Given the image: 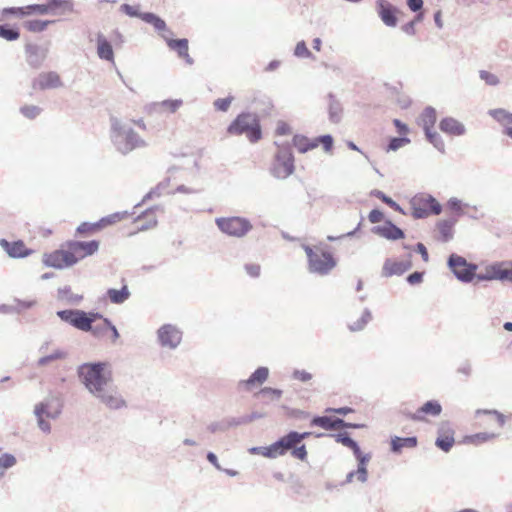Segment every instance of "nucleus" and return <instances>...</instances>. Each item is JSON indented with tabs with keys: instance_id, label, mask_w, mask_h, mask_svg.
<instances>
[{
	"instance_id": "obj_54",
	"label": "nucleus",
	"mask_w": 512,
	"mask_h": 512,
	"mask_svg": "<svg viewBox=\"0 0 512 512\" xmlns=\"http://www.w3.org/2000/svg\"><path fill=\"white\" fill-rule=\"evenodd\" d=\"M475 414H476V416H480V415L495 416L497 423L500 427H503L506 423V416L496 409H477Z\"/></svg>"
},
{
	"instance_id": "obj_20",
	"label": "nucleus",
	"mask_w": 512,
	"mask_h": 512,
	"mask_svg": "<svg viewBox=\"0 0 512 512\" xmlns=\"http://www.w3.org/2000/svg\"><path fill=\"white\" fill-rule=\"evenodd\" d=\"M412 268L411 254H408V258L403 261H391L387 259L384 262L382 268V275L384 277H391L394 275H402Z\"/></svg>"
},
{
	"instance_id": "obj_14",
	"label": "nucleus",
	"mask_w": 512,
	"mask_h": 512,
	"mask_svg": "<svg viewBox=\"0 0 512 512\" xmlns=\"http://www.w3.org/2000/svg\"><path fill=\"white\" fill-rule=\"evenodd\" d=\"M455 431L449 421H442L437 429L435 446L445 453H448L455 444Z\"/></svg>"
},
{
	"instance_id": "obj_27",
	"label": "nucleus",
	"mask_w": 512,
	"mask_h": 512,
	"mask_svg": "<svg viewBox=\"0 0 512 512\" xmlns=\"http://www.w3.org/2000/svg\"><path fill=\"white\" fill-rule=\"evenodd\" d=\"M143 21L147 24L153 26L154 30L159 34V36L163 39V35L165 32L173 35L172 30L167 26L164 19L153 12H145L143 15Z\"/></svg>"
},
{
	"instance_id": "obj_50",
	"label": "nucleus",
	"mask_w": 512,
	"mask_h": 512,
	"mask_svg": "<svg viewBox=\"0 0 512 512\" xmlns=\"http://www.w3.org/2000/svg\"><path fill=\"white\" fill-rule=\"evenodd\" d=\"M128 212L127 211H124V212H115L113 214H110L108 216H105V217H102L100 220H99V223L101 225V228H104L108 225H112L124 218H126L128 216Z\"/></svg>"
},
{
	"instance_id": "obj_56",
	"label": "nucleus",
	"mask_w": 512,
	"mask_h": 512,
	"mask_svg": "<svg viewBox=\"0 0 512 512\" xmlns=\"http://www.w3.org/2000/svg\"><path fill=\"white\" fill-rule=\"evenodd\" d=\"M120 11L126 14L129 17L139 18L143 21V15L145 12H141L139 10V6H133L127 3H124L120 6Z\"/></svg>"
},
{
	"instance_id": "obj_42",
	"label": "nucleus",
	"mask_w": 512,
	"mask_h": 512,
	"mask_svg": "<svg viewBox=\"0 0 512 512\" xmlns=\"http://www.w3.org/2000/svg\"><path fill=\"white\" fill-rule=\"evenodd\" d=\"M0 38L7 41H16L20 38V30L16 25L0 24Z\"/></svg>"
},
{
	"instance_id": "obj_24",
	"label": "nucleus",
	"mask_w": 512,
	"mask_h": 512,
	"mask_svg": "<svg viewBox=\"0 0 512 512\" xmlns=\"http://www.w3.org/2000/svg\"><path fill=\"white\" fill-rule=\"evenodd\" d=\"M457 217H449L441 219L437 222L436 227L439 232V240L443 243L451 241L454 237V227L457 224Z\"/></svg>"
},
{
	"instance_id": "obj_36",
	"label": "nucleus",
	"mask_w": 512,
	"mask_h": 512,
	"mask_svg": "<svg viewBox=\"0 0 512 512\" xmlns=\"http://www.w3.org/2000/svg\"><path fill=\"white\" fill-rule=\"evenodd\" d=\"M292 143L300 153H306L317 147V143H315L314 138L310 139L302 134H295L293 136Z\"/></svg>"
},
{
	"instance_id": "obj_15",
	"label": "nucleus",
	"mask_w": 512,
	"mask_h": 512,
	"mask_svg": "<svg viewBox=\"0 0 512 512\" xmlns=\"http://www.w3.org/2000/svg\"><path fill=\"white\" fill-rule=\"evenodd\" d=\"M34 90L55 89L63 86L60 75L55 71L41 72L32 80Z\"/></svg>"
},
{
	"instance_id": "obj_38",
	"label": "nucleus",
	"mask_w": 512,
	"mask_h": 512,
	"mask_svg": "<svg viewBox=\"0 0 512 512\" xmlns=\"http://www.w3.org/2000/svg\"><path fill=\"white\" fill-rule=\"evenodd\" d=\"M170 178L167 177L159 182L154 188H152L142 199V201L135 205V208L141 206L144 202L151 200L155 197H160L162 194L167 193V188L170 185Z\"/></svg>"
},
{
	"instance_id": "obj_28",
	"label": "nucleus",
	"mask_w": 512,
	"mask_h": 512,
	"mask_svg": "<svg viewBox=\"0 0 512 512\" xmlns=\"http://www.w3.org/2000/svg\"><path fill=\"white\" fill-rule=\"evenodd\" d=\"M495 280L512 283V261H500L492 263Z\"/></svg>"
},
{
	"instance_id": "obj_6",
	"label": "nucleus",
	"mask_w": 512,
	"mask_h": 512,
	"mask_svg": "<svg viewBox=\"0 0 512 512\" xmlns=\"http://www.w3.org/2000/svg\"><path fill=\"white\" fill-rule=\"evenodd\" d=\"M215 224L222 233L235 238H243L253 228L248 218L240 216L218 217Z\"/></svg>"
},
{
	"instance_id": "obj_44",
	"label": "nucleus",
	"mask_w": 512,
	"mask_h": 512,
	"mask_svg": "<svg viewBox=\"0 0 512 512\" xmlns=\"http://www.w3.org/2000/svg\"><path fill=\"white\" fill-rule=\"evenodd\" d=\"M372 320V313L368 308L363 310L361 317L348 325V328L352 332L362 331L366 325Z\"/></svg>"
},
{
	"instance_id": "obj_46",
	"label": "nucleus",
	"mask_w": 512,
	"mask_h": 512,
	"mask_svg": "<svg viewBox=\"0 0 512 512\" xmlns=\"http://www.w3.org/2000/svg\"><path fill=\"white\" fill-rule=\"evenodd\" d=\"M82 319H83V329H92V325L96 320H102L104 322V319H108L100 312L95 311H89L86 312L82 310Z\"/></svg>"
},
{
	"instance_id": "obj_45",
	"label": "nucleus",
	"mask_w": 512,
	"mask_h": 512,
	"mask_svg": "<svg viewBox=\"0 0 512 512\" xmlns=\"http://www.w3.org/2000/svg\"><path fill=\"white\" fill-rule=\"evenodd\" d=\"M426 139L429 143H431L434 148H436L440 153H445V143L441 137V135L436 132L434 129H430L424 131Z\"/></svg>"
},
{
	"instance_id": "obj_48",
	"label": "nucleus",
	"mask_w": 512,
	"mask_h": 512,
	"mask_svg": "<svg viewBox=\"0 0 512 512\" xmlns=\"http://www.w3.org/2000/svg\"><path fill=\"white\" fill-rule=\"evenodd\" d=\"M159 207L158 206H154V207H151V208H148L147 210H145L144 212H142L138 217H137V220H141V219H148L147 223L143 224L139 229L140 230H147V229H150V228H153L156 226L157 224V220L156 218L154 217L153 213H154V210L158 209Z\"/></svg>"
},
{
	"instance_id": "obj_7",
	"label": "nucleus",
	"mask_w": 512,
	"mask_h": 512,
	"mask_svg": "<svg viewBox=\"0 0 512 512\" xmlns=\"http://www.w3.org/2000/svg\"><path fill=\"white\" fill-rule=\"evenodd\" d=\"M447 266L453 275L463 283H470L476 276L478 266L468 262L463 256L456 253L449 255Z\"/></svg>"
},
{
	"instance_id": "obj_9",
	"label": "nucleus",
	"mask_w": 512,
	"mask_h": 512,
	"mask_svg": "<svg viewBox=\"0 0 512 512\" xmlns=\"http://www.w3.org/2000/svg\"><path fill=\"white\" fill-rule=\"evenodd\" d=\"M336 264V260L330 252H324L317 248L313 259L308 260V270L311 273L323 276L329 274Z\"/></svg>"
},
{
	"instance_id": "obj_4",
	"label": "nucleus",
	"mask_w": 512,
	"mask_h": 512,
	"mask_svg": "<svg viewBox=\"0 0 512 512\" xmlns=\"http://www.w3.org/2000/svg\"><path fill=\"white\" fill-rule=\"evenodd\" d=\"M409 203L414 219H424L430 215H439L442 212V205L434 196L427 193L414 195Z\"/></svg>"
},
{
	"instance_id": "obj_1",
	"label": "nucleus",
	"mask_w": 512,
	"mask_h": 512,
	"mask_svg": "<svg viewBox=\"0 0 512 512\" xmlns=\"http://www.w3.org/2000/svg\"><path fill=\"white\" fill-rule=\"evenodd\" d=\"M107 362H86L78 366L77 375L84 387L111 410H119L127 406L126 401L119 394L115 386L109 385L110 374L105 370Z\"/></svg>"
},
{
	"instance_id": "obj_49",
	"label": "nucleus",
	"mask_w": 512,
	"mask_h": 512,
	"mask_svg": "<svg viewBox=\"0 0 512 512\" xmlns=\"http://www.w3.org/2000/svg\"><path fill=\"white\" fill-rule=\"evenodd\" d=\"M496 437H497V434H495V433L479 432V433L467 436L465 438V440L474 445H480L482 443L493 440Z\"/></svg>"
},
{
	"instance_id": "obj_62",
	"label": "nucleus",
	"mask_w": 512,
	"mask_h": 512,
	"mask_svg": "<svg viewBox=\"0 0 512 512\" xmlns=\"http://www.w3.org/2000/svg\"><path fill=\"white\" fill-rule=\"evenodd\" d=\"M207 430L211 433L226 432L229 430L227 418L220 421L211 422L207 426Z\"/></svg>"
},
{
	"instance_id": "obj_59",
	"label": "nucleus",
	"mask_w": 512,
	"mask_h": 512,
	"mask_svg": "<svg viewBox=\"0 0 512 512\" xmlns=\"http://www.w3.org/2000/svg\"><path fill=\"white\" fill-rule=\"evenodd\" d=\"M26 16L29 15H48L47 4H31L25 6Z\"/></svg>"
},
{
	"instance_id": "obj_51",
	"label": "nucleus",
	"mask_w": 512,
	"mask_h": 512,
	"mask_svg": "<svg viewBox=\"0 0 512 512\" xmlns=\"http://www.w3.org/2000/svg\"><path fill=\"white\" fill-rule=\"evenodd\" d=\"M102 229L99 221L90 223V222H82L77 228L76 233L79 235H89L98 230Z\"/></svg>"
},
{
	"instance_id": "obj_34",
	"label": "nucleus",
	"mask_w": 512,
	"mask_h": 512,
	"mask_svg": "<svg viewBox=\"0 0 512 512\" xmlns=\"http://www.w3.org/2000/svg\"><path fill=\"white\" fill-rule=\"evenodd\" d=\"M107 297L113 304H123L131 295L128 286L123 285L121 289L109 288L106 292Z\"/></svg>"
},
{
	"instance_id": "obj_26",
	"label": "nucleus",
	"mask_w": 512,
	"mask_h": 512,
	"mask_svg": "<svg viewBox=\"0 0 512 512\" xmlns=\"http://www.w3.org/2000/svg\"><path fill=\"white\" fill-rule=\"evenodd\" d=\"M340 424H343L342 418L327 415H315L310 421V426L320 427L326 431L339 429Z\"/></svg>"
},
{
	"instance_id": "obj_16",
	"label": "nucleus",
	"mask_w": 512,
	"mask_h": 512,
	"mask_svg": "<svg viewBox=\"0 0 512 512\" xmlns=\"http://www.w3.org/2000/svg\"><path fill=\"white\" fill-rule=\"evenodd\" d=\"M371 232L391 241L405 238L404 230L394 224L390 219H385L382 225L373 226Z\"/></svg>"
},
{
	"instance_id": "obj_60",
	"label": "nucleus",
	"mask_w": 512,
	"mask_h": 512,
	"mask_svg": "<svg viewBox=\"0 0 512 512\" xmlns=\"http://www.w3.org/2000/svg\"><path fill=\"white\" fill-rule=\"evenodd\" d=\"M42 410V407L40 406L38 409H34V414L37 418V424H38V427L40 428L41 431H43L44 433H50L51 432V425L49 422H47L45 419H44V415L45 414H42L40 413Z\"/></svg>"
},
{
	"instance_id": "obj_57",
	"label": "nucleus",
	"mask_w": 512,
	"mask_h": 512,
	"mask_svg": "<svg viewBox=\"0 0 512 512\" xmlns=\"http://www.w3.org/2000/svg\"><path fill=\"white\" fill-rule=\"evenodd\" d=\"M41 112L42 108L36 105H24L20 108V113L30 120L38 117Z\"/></svg>"
},
{
	"instance_id": "obj_63",
	"label": "nucleus",
	"mask_w": 512,
	"mask_h": 512,
	"mask_svg": "<svg viewBox=\"0 0 512 512\" xmlns=\"http://www.w3.org/2000/svg\"><path fill=\"white\" fill-rule=\"evenodd\" d=\"M294 55L299 58H310L312 57L311 51L307 48L305 41H299L294 49Z\"/></svg>"
},
{
	"instance_id": "obj_40",
	"label": "nucleus",
	"mask_w": 512,
	"mask_h": 512,
	"mask_svg": "<svg viewBox=\"0 0 512 512\" xmlns=\"http://www.w3.org/2000/svg\"><path fill=\"white\" fill-rule=\"evenodd\" d=\"M68 353L62 349H55L51 354L44 355L37 360V367H44L57 360H64Z\"/></svg>"
},
{
	"instance_id": "obj_33",
	"label": "nucleus",
	"mask_w": 512,
	"mask_h": 512,
	"mask_svg": "<svg viewBox=\"0 0 512 512\" xmlns=\"http://www.w3.org/2000/svg\"><path fill=\"white\" fill-rule=\"evenodd\" d=\"M163 40L166 42L167 46L175 51L180 56H187V51L189 50V42L186 38L180 39H172L171 37H167L163 35Z\"/></svg>"
},
{
	"instance_id": "obj_10",
	"label": "nucleus",
	"mask_w": 512,
	"mask_h": 512,
	"mask_svg": "<svg viewBox=\"0 0 512 512\" xmlns=\"http://www.w3.org/2000/svg\"><path fill=\"white\" fill-rule=\"evenodd\" d=\"M42 262L46 267L61 270L74 266L76 264V259L69 254L68 248L62 246L60 249L54 250L50 253H44Z\"/></svg>"
},
{
	"instance_id": "obj_64",
	"label": "nucleus",
	"mask_w": 512,
	"mask_h": 512,
	"mask_svg": "<svg viewBox=\"0 0 512 512\" xmlns=\"http://www.w3.org/2000/svg\"><path fill=\"white\" fill-rule=\"evenodd\" d=\"M291 456L295 459L305 461L307 459V450L305 444H298L292 447Z\"/></svg>"
},
{
	"instance_id": "obj_39",
	"label": "nucleus",
	"mask_w": 512,
	"mask_h": 512,
	"mask_svg": "<svg viewBox=\"0 0 512 512\" xmlns=\"http://www.w3.org/2000/svg\"><path fill=\"white\" fill-rule=\"evenodd\" d=\"M53 23H55V20L31 19L24 21L23 27L29 32L40 33Z\"/></svg>"
},
{
	"instance_id": "obj_21",
	"label": "nucleus",
	"mask_w": 512,
	"mask_h": 512,
	"mask_svg": "<svg viewBox=\"0 0 512 512\" xmlns=\"http://www.w3.org/2000/svg\"><path fill=\"white\" fill-rule=\"evenodd\" d=\"M269 376V369L265 366L258 367L246 380H240L238 382V388L249 391L255 385H262Z\"/></svg>"
},
{
	"instance_id": "obj_30",
	"label": "nucleus",
	"mask_w": 512,
	"mask_h": 512,
	"mask_svg": "<svg viewBox=\"0 0 512 512\" xmlns=\"http://www.w3.org/2000/svg\"><path fill=\"white\" fill-rule=\"evenodd\" d=\"M97 55L100 59L106 61H114V52L112 44L107 38L102 34H97Z\"/></svg>"
},
{
	"instance_id": "obj_25",
	"label": "nucleus",
	"mask_w": 512,
	"mask_h": 512,
	"mask_svg": "<svg viewBox=\"0 0 512 512\" xmlns=\"http://www.w3.org/2000/svg\"><path fill=\"white\" fill-rule=\"evenodd\" d=\"M439 129L443 133L453 136H462L466 133L465 125L453 117L442 118Z\"/></svg>"
},
{
	"instance_id": "obj_37",
	"label": "nucleus",
	"mask_w": 512,
	"mask_h": 512,
	"mask_svg": "<svg viewBox=\"0 0 512 512\" xmlns=\"http://www.w3.org/2000/svg\"><path fill=\"white\" fill-rule=\"evenodd\" d=\"M328 98H329V107H328L329 120L332 123L337 124L341 121V118H342L341 103L336 99V97L333 93H329Z\"/></svg>"
},
{
	"instance_id": "obj_52",
	"label": "nucleus",
	"mask_w": 512,
	"mask_h": 512,
	"mask_svg": "<svg viewBox=\"0 0 512 512\" xmlns=\"http://www.w3.org/2000/svg\"><path fill=\"white\" fill-rule=\"evenodd\" d=\"M467 206V204H464L462 200L452 197L447 201V207L449 210H451L455 215L453 217H457V219L464 215L463 207Z\"/></svg>"
},
{
	"instance_id": "obj_8",
	"label": "nucleus",
	"mask_w": 512,
	"mask_h": 512,
	"mask_svg": "<svg viewBox=\"0 0 512 512\" xmlns=\"http://www.w3.org/2000/svg\"><path fill=\"white\" fill-rule=\"evenodd\" d=\"M100 246V241L98 240H90V241H80V240H68L63 244V247L68 248L69 254L76 259V264L88 257L94 255Z\"/></svg>"
},
{
	"instance_id": "obj_19",
	"label": "nucleus",
	"mask_w": 512,
	"mask_h": 512,
	"mask_svg": "<svg viewBox=\"0 0 512 512\" xmlns=\"http://www.w3.org/2000/svg\"><path fill=\"white\" fill-rule=\"evenodd\" d=\"M442 413V406L438 400H428L417 409L414 414H407V418L422 422L426 415L437 417Z\"/></svg>"
},
{
	"instance_id": "obj_32",
	"label": "nucleus",
	"mask_w": 512,
	"mask_h": 512,
	"mask_svg": "<svg viewBox=\"0 0 512 512\" xmlns=\"http://www.w3.org/2000/svg\"><path fill=\"white\" fill-rule=\"evenodd\" d=\"M48 14L62 15L66 12L74 11V3L72 0H47Z\"/></svg>"
},
{
	"instance_id": "obj_3",
	"label": "nucleus",
	"mask_w": 512,
	"mask_h": 512,
	"mask_svg": "<svg viewBox=\"0 0 512 512\" xmlns=\"http://www.w3.org/2000/svg\"><path fill=\"white\" fill-rule=\"evenodd\" d=\"M226 132L231 136L245 135L251 143H257L262 138L260 117L257 113L241 112L228 125Z\"/></svg>"
},
{
	"instance_id": "obj_22",
	"label": "nucleus",
	"mask_w": 512,
	"mask_h": 512,
	"mask_svg": "<svg viewBox=\"0 0 512 512\" xmlns=\"http://www.w3.org/2000/svg\"><path fill=\"white\" fill-rule=\"evenodd\" d=\"M488 114L503 127L502 133L512 139V113L497 108L489 110Z\"/></svg>"
},
{
	"instance_id": "obj_29",
	"label": "nucleus",
	"mask_w": 512,
	"mask_h": 512,
	"mask_svg": "<svg viewBox=\"0 0 512 512\" xmlns=\"http://www.w3.org/2000/svg\"><path fill=\"white\" fill-rule=\"evenodd\" d=\"M83 298L82 294L73 293L69 285L57 289V299L66 305L78 306L83 301Z\"/></svg>"
},
{
	"instance_id": "obj_23",
	"label": "nucleus",
	"mask_w": 512,
	"mask_h": 512,
	"mask_svg": "<svg viewBox=\"0 0 512 512\" xmlns=\"http://www.w3.org/2000/svg\"><path fill=\"white\" fill-rule=\"evenodd\" d=\"M57 317L72 327L83 331L82 310L80 309H64L56 312Z\"/></svg>"
},
{
	"instance_id": "obj_11",
	"label": "nucleus",
	"mask_w": 512,
	"mask_h": 512,
	"mask_svg": "<svg viewBox=\"0 0 512 512\" xmlns=\"http://www.w3.org/2000/svg\"><path fill=\"white\" fill-rule=\"evenodd\" d=\"M159 344L168 349H176L182 340V333L172 324H164L157 331Z\"/></svg>"
},
{
	"instance_id": "obj_55",
	"label": "nucleus",
	"mask_w": 512,
	"mask_h": 512,
	"mask_svg": "<svg viewBox=\"0 0 512 512\" xmlns=\"http://www.w3.org/2000/svg\"><path fill=\"white\" fill-rule=\"evenodd\" d=\"M314 139H315V143H317V147L321 144L323 146V150L326 153H329L332 151L333 145H334V139H333L332 135L324 134V135L315 137Z\"/></svg>"
},
{
	"instance_id": "obj_41",
	"label": "nucleus",
	"mask_w": 512,
	"mask_h": 512,
	"mask_svg": "<svg viewBox=\"0 0 512 512\" xmlns=\"http://www.w3.org/2000/svg\"><path fill=\"white\" fill-rule=\"evenodd\" d=\"M371 459V454L366 453L363 456H361L357 462V469L355 470V473H357V479L361 483H365L368 479V469L367 464Z\"/></svg>"
},
{
	"instance_id": "obj_2",
	"label": "nucleus",
	"mask_w": 512,
	"mask_h": 512,
	"mask_svg": "<svg viewBox=\"0 0 512 512\" xmlns=\"http://www.w3.org/2000/svg\"><path fill=\"white\" fill-rule=\"evenodd\" d=\"M110 138L115 149L122 155H127L137 148L145 147L147 144L134 129L127 123L115 116L110 117Z\"/></svg>"
},
{
	"instance_id": "obj_12",
	"label": "nucleus",
	"mask_w": 512,
	"mask_h": 512,
	"mask_svg": "<svg viewBox=\"0 0 512 512\" xmlns=\"http://www.w3.org/2000/svg\"><path fill=\"white\" fill-rule=\"evenodd\" d=\"M48 48L35 43H26L24 47L26 62L32 69H39L43 66Z\"/></svg>"
},
{
	"instance_id": "obj_47",
	"label": "nucleus",
	"mask_w": 512,
	"mask_h": 512,
	"mask_svg": "<svg viewBox=\"0 0 512 512\" xmlns=\"http://www.w3.org/2000/svg\"><path fill=\"white\" fill-rule=\"evenodd\" d=\"M275 442L278 446V451L281 456L285 455L288 451L291 452L292 447L296 445L290 434V431Z\"/></svg>"
},
{
	"instance_id": "obj_5",
	"label": "nucleus",
	"mask_w": 512,
	"mask_h": 512,
	"mask_svg": "<svg viewBox=\"0 0 512 512\" xmlns=\"http://www.w3.org/2000/svg\"><path fill=\"white\" fill-rule=\"evenodd\" d=\"M294 155L290 145H281L275 154L271 174L277 179H286L294 173Z\"/></svg>"
},
{
	"instance_id": "obj_53",
	"label": "nucleus",
	"mask_w": 512,
	"mask_h": 512,
	"mask_svg": "<svg viewBox=\"0 0 512 512\" xmlns=\"http://www.w3.org/2000/svg\"><path fill=\"white\" fill-rule=\"evenodd\" d=\"M410 143V139L407 136L391 137L388 141L386 151H397L399 148Z\"/></svg>"
},
{
	"instance_id": "obj_18",
	"label": "nucleus",
	"mask_w": 512,
	"mask_h": 512,
	"mask_svg": "<svg viewBox=\"0 0 512 512\" xmlns=\"http://www.w3.org/2000/svg\"><path fill=\"white\" fill-rule=\"evenodd\" d=\"M0 246L10 258L14 259L25 258L34 252L27 248L22 240L8 241L7 239H0Z\"/></svg>"
},
{
	"instance_id": "obj_43",
	"label": "nucleus",
	"mask_w": 512,
	"mask_h": 512,
	"mask_svg": "<svg viewBox=\"0 0 512 512\" xmlns=\"http://www.w3.org/2000/svg\"><path fill=\"white\" fill-rule=\"evenodd\" d=\"M370 195L381 200L383 203L388 205L393 210H395L403 215L406 214L404 209L396 201H394L391 197L387 196L383 191L374 189L370 192Z\"/></svg>"
},
{
	"instance_id": "obj_58",
	"label": "nucleus",
	"mask_w": 512,
	"mask_h": 512,
	"mask_svg": "<svg viewBox=\"0 0 512 512\" xmlns=\"http://www.w3.org/2000/svg\"><path fill=\"white\" fill-rule=\"evenodd\" d=\"M333 437L335 438V441L337 443H341L342 445L349 449L355 446L356 443H358L353 438H351L350 434L346 431L334 434Z\"/></svg>"
},
{
	"instance_id": "obj_13",
	"label": "nucleus",
	"mask_w": 512,
	"mask_h": 512,
	"mask_svg": "<svg viewBox=\"0 0 512 512\" xmlns=\"http://www.w3.org/2000/svg\"><path fill=\"white\" fill-rule=\"evenodd\" d=\"M376 11L381 21L387 27H396L398 24L397 15L401 10L387 0H376Z\"/></svg>"
},
{
	"instance_id": "obj_31",
	"label": "nucleus",
	"mask_w": 512,
	"mask_h": 512,
	"mask_svg": "<svg viewBox=\"0 0 512 512\" xmlns=\"http://www.w3.org/2000/svg\"><path fill=\"white\" fill-rule=\"evenodd\" d=\"M417 445L418 439L416 436H394L391 438L390 450L394 454H400L403 448H415Z\"/></svg>"
},
{
	"instance_id": "obj_35",
	"label": "nucleus",
	"mask_w": 512,
	"mask_h": 512,
	"mask_svg": "<svg viewBox=\"0 0 512 512\" xmlns=\"http://www.w3.org/2000/svg\"><path fill=\"white\" fill-rule=\"evenodd\" d=\"M437 121V112L436 109L432 106H427L424 108L422 113L420 114V122L424 131L434 129V125Z\"/></svg>"
},
{
	"instance_id": "obj_17",
	"label": "nucleus",
	"mask_w": 512,
	"mask_h": 512,
	"mask_svg": "<svg viewBox=\"0 0 512 512\" xmlns=\"http://www.w3.org/2000/svg\"><path fill=\"white\" fill-rule=\"evenodd\" d=\"M42 407L40 413L45 414L46 417L56 419L62 413L63 402L60 396L49 395L43 401L35 405L34 409Z\"/></svg>"
},
{
	"instance_id": "obj_61",
	"label": "nucleus",
	"mask_w": 512,
	"mask_h": 512,
	"mask_svg": "<svg viewBox=\"0 0 512 512\" xmlns=\"http://www.w3.org/2000/svg\"><path fill=\"white\" fill-rule=\"evenodd\" d=\"M479 77L488 86H497L500 83V80L497 75L486 70H480Z\"/></svg>"
}]
</instances>
